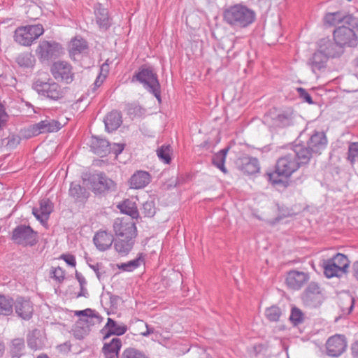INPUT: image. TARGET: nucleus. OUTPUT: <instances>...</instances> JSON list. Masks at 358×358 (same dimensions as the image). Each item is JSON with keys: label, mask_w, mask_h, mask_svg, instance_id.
Listing matches in <instances>:
<instances>
[{"label": "nucleus", "mask_w": 358, "mask_h": 358, "mask_svg": "<svg viewBox=\"0 0 358 358\" xmlns=\"http://www.w3.org/2000/svg\"><path fill=\"white\" fill-rule=\"evenodd\" d=\"M310 158H279L275 171L267 173L271 184L278 189H285L291 183L290 176L300 167L308 162Z\"/></svg>", "instance_id": "f257e3e1"}, {"label": "nucleus", "mask_w": 358, "mask_h": 358, "mask_svg": "<svg viewBox=\"0 0 358 358\" xmlns=\"http://www.w3.org/2000/svg\"><path fill=\"white\" fill-rule=\"evenodd\" d=\"M327 145V139L323 131H315L307 143V147L302 144L289 145L282 149L285 150L283 157H308L313 154L321 155Z\"/></svg>", "instance_id": "f03ea898"}, {"label": "nucleus", "mask_w": 358, "mask_h": 358, "mask_svg": "<svg viewBox=\"0 0 358 358\" xmlns=\"http://www.w3.org/2000/svg\"><path fill=\"white\" fill-rule=\"evenodd\" d=\"M350 264L348 257L342 253H337L331 258L321 261L324 274L327 278H341L345 275L348 271Z\"/></svg>", "instance_id": "7ed1b4c3"}, {"label": "nucleus", "mask_w": 358, "mask_h": 358, "mask_svg": "<svg viewBox=\"0 0 358 358\" xmlns=\"http://www.w3.org/2000/svg\"><path fill=\"white\" fill-rule=\"evenodd\" d=\"M255 19V12L245 6L236 4L225 10V20L231 25L246 27Z\"/></svg>", "instance_id": "20e7f679"}, {"label": "nucleus", "mask_w": 358, "mask_h": 358, "mask_svg": "<svg viewBox=\"0 0 358 358\" xmlns=\"http://www.w3.org/2000/svg\"><path fill=\"white\" fill-rule=\"evenodd\" d=\"M44 33L42 24L26 25L17 28L15 31V42L24 46H30Z\"/></svg>", "instance_id": "39448f33"}, {"label": "nucleus", "mask_w": 358, "mask_h": 358, "mask_svg": "<svg viewBox=\"0 0 358 358\" xmlns=\"http://www.w3.org/2000/svg\"><path fill=\"white\" fill-rule=\"evenodd\" d=\"M90 147L92 152L103 157L106 155H114L117 157L124 149V143H110L106 139L92 136L90 141Z\"/></svg>", "instance_id": "423d86ee"}, {"label": "nucleus", "mask_w": 358, "mask_h": 358, "mask_svg": "<svg viewBox=\"0 0 358 358\" xmlns=\"http://www.w3.org/2000/svg\"><path fill=\"white\" fill-rule=\"evenodd\" d=\"M33 89L41 96L52 101H57L63 98L65 94L64 88L50 80L48 82L41 80H36L33 84Z\"/></svg>", "instance_id": "0eeeda50"}, {"label": "nucleus", "mask_w": 358, "mask_h": 358, "mask_svg": "<svg viewBox=\"0 0 358 358\" xmlns=\"http://www.w3.org/2000/svg\"><path fill=\"white\" fill-rule=\"evenodd\" d=\"M143 87L161 101L160 85L157 75L149 68H143L134 76Z\"/></svg>", "instance_id": "6e6552de"}, {"label": "nucleus", "mask_w": 358, "mask_h": 358, "mask_svg": "<svg viewBox=\"0 0 358 358\" xmlns=\"http://www.w3.org/2000/svg\"><path fill=\"white\" fill-rule=\"evenodd\" d=\"M11 239L17 245L33 246L37 243V232L30 226L20 224L13 230Z\"/></svg>", "instance_id": "1a4fd4ad"}, {"label": "nucleus", "mask_w": 358, "mask_h": 358, "mask_svg": "<svg viewBox=\"0 0 358 358\" xmlns=\"http://www.w3.org/2000/svg\"><path fill=\"white\" fill-rule=\"evenodd\" d=\"M355 27L342 24L336 28L334 31V39L343 47L348 45L355 47L357 45V36L354 31Z\"/></svg>", "instance_id": "9d476101"}, {"label": "nucleus", "mask_w": 358, "mask_h": 358, "mask_svg": "<svg viewBox=\"0 0 358 358\" xmlns=\"http://www.w3.org/2000/svg\"><path fill=\"white\" fill-rule=\"evenodd\" d=\"M113 231L116 237L136 238V227L130 217H118L113 222Z\"/></svg>", "instance_id": "9b49d317"}, {"label": "nucleus", "mask_w": 358, "mask_h": 358, "mask_svg": "<svg viewBox=\"0 0 358 358\" xmlns=\"http://www.w3.org/2000/svg\"><path fill=\"white\" fill-rule=\"evenodd\" d=\"M51 73L55 80L67 84L73 80V73L70 64L64 61L54 62L50 69Z\"/></svg>", "instance_id": "f8f14e48"}, {"label": "nucleus", "mask_w": 358, "mask_h": 358, "mask_svg": "<svg viewBox=\"0 0 358 358\" xmlns=\"http://www.w3.org/2000/svg\"><path fill=\"white\" fill-rule=\"evenodd\" d=\"M324 23L329 26H336L339 24H348L352 27H358V18L351 14H346L343 11L329 13L324 17Z\"/></svg>", "instance_id": "ddd939ff"}, {"label": "nucleus", "mask_w": 358, "mask_h": 358, "mask_svg": "<svg viewBox=\"0 0 358 358\" xmlns=\"http://www.w3.org/2000/svg\"><path fill=\"white\" fill-rule=\"evenodd\" d=\"M60 123L56 120L45 119L31 125L27 130L28 134L26 137L30 138L43 133L57 131L60 129Z\"/></svg>", "instance_id": "4468645a"}, {"label": "nucleus", "mask_w": 358, "mask_h": 358, "mask_svg": "<svg viewBox=\"0 0 358 358\" xmlns=\"http://www.w3.org/2000/svg\"><path fill=\"white\" fill-rule=\"evenodd\" d=\"M88 180L90 187L95 193L101 194L115 187L114 182L102 173L91 175Z\"/></svg>", "instance_id": "2eb2a0df"}, {"label": "nucleus", "mask_w": 358, "mask_h": 358, "mask_svg": "<svg viewBox=\"0 0 358 358\" xmlns=\"http://www.w3.org/2000/svg\"><path fill=\"white\" fill-rule=\"evenodd\" d=\"M347 342L344 336L334 335L326 342L327 354L329 357H336L342 355L346 350Z\"/></svg>", "instance_id": "dca6fc26"}, {"label": "nucleus", "mask_w": 358, "mask_h": 358, "mask_svg": "<svg viewBox=\"0 0 358 358\" xmlns=\"http://www.w3.org/2000/svg\"><path fill=\"white\" fill-rule=\"evenodd\" d=\"M61 46L55 41H41L36 52L38 57L43 60H48L57 57L59 54Z\"/></svg>", "instance_id": "f3484780"}, {"label": "nucleus", "mask_w": 358, "mask_h": 358, "mask_svg": "<svg viewBox=\"0 0 358 358\" xmlns=\"http://www.w3.org/2000/svg\"><path fill=\"white\" fill-rule=\"evenodd\" d=\"M15 310L17 315L24 320L31 318L34 313L32 303L27 299L18 296L15 301Z\"/></svg>", "instance_id": "a211bd4d"}, {"label": "nucleus", "mask_w": 358, "mask_h": 358, "mask_svg": "<svg viewBox=\"0 0 358 358\" xmlns=\"http://www.w3.org/2000/svg\"><path fill=\"white\" fill-rule=\"evenodd\" d=\"M94 13L96 23L101 30L106 31L111 27L112 18L109 15V12L101 3H96L94 5Z\"/></svg>", "instance_id": "6ab92c4d"}, {"label": "nucleus", "mask_w": 358, "mask_h": 358, "mask_svg": "<svg viewBox=\"0 0 358 358\" xmlns=\"http://www.w3.org/2000/svg\"><path fill=\"white\" fill-rule=\"evenodd\" d=\"M27 342L31 350L34 351L41 350L46 346L47 338L42 331L35 329L28 334Z\"/></svg>", "instance_id": "aec40b11"}, {"label": "nucleus", "mask_w": 358, "mask_h": 358, "mask_svg": "<svg viewBox=\"0 0 358 358\" xmlns=\"http://www.w3.org/2000/svg\"><path fill=\"white\" fill-rule=\"evenodd\" d=\"M343 48L341 45L338 44L336 41L332 42L329 39H322L320 41L318 50L325 55L329 59V57H340L343 52Z\"/></svg>", "instance_id": "412c9836"}, {"label": "nucleus", "mask_w": 358, "mask_h": 358, "mask_svg": "<svg viewBox=\"0 0 358 358\" xmlns=\"http://www.w3.org/2000/svg\"><path fill=\"white\" fill-rule=\"evenodd\" d=\"M308 279L307 273L293 270L287 273L286 283L290 289L296 290L301 289Z\"/></svg>", "instance_id": "4be33fe9"}, {"label": "nucleus", "mask_w": 358, "mask_h": 358, "mask_svg": "<svg viewBox=\"0 0 358 358\" xmlns=\"http://www.w3.org/2000/svg\"><path fill=\"white\" fill-rule=\"evenodd\" d=\"M236 164L238 169L245 175H255L260 170L257 158H238Z\"/></svg>", "instance_id": "5701e85b"}, {"label": "nucleus", "mask_w": 358, "mask_h": 358, "mask_svg": "<svg viewBox=\"0 0 358 358\" xmlns=\"http://www.w3.org/2000/svg\"><path fill=\"white\" fill-rule=\"evenodd\" d=\"M327 62V57L320 50H317L309 58L308 64L310 66L312 71L315 74H317L325 70Z\"/></svg>", "instance_id": "b1692460"}, {"label": "nucleus", "mask_w": 358, "mask_h": 358, "mask_svg": "<svg viewBox=\"0 0 358 358\" xmlns=\"http://www.w3.org/2000/svg\"><path fill=\"white\" fill-rule=\"evenodd\" d=\"M39 204V208H34L32 213L38 221L45 222L52 212L53 205L50 199L46 198L41 199Z\"/></svg>", "instance_id": "393cba45"}, {"label": "nucleus", "mask_w": 358, "mask_h": 358, "mask_svg": "<svg viewBox=\"0 0 358 358\" xmlns=\"http://www.w3.org/2000/svg\"><path fill=\"white\" fill-rule=\"evenodd\" d=\"M93 241L99 251H106L110 248L114 242V238L110 233L106 231H99L95 234Z\"/></svg>", "instance_id": "a878e982"}, {"label": "nucleus", "mask_w": 358, "mask_h": 358, "mask_svg": "<svg viewBox=\"0 0 358 358\" xmlns=\"http://www.w3.org/2000/svg\"><path fill=\"white\" fill-rule=\"evenodd\" d=\"M272 125L278 128H284L293 124V111L287 110L279 112L271 116Z\"/></svg>", "instance_id": "bb28decb"}, {"label": "nucleus", "mask_w": 358, "mask_h": 358, "mask_svg": "<svg viewBox=\"0 0 358 358\" xmlns=\"http://www.w3.org/2000/svg\"><path fill=\"white\" fill-rule=\"evenodd\" d=\"M151 182L150 174L145 171H138L134 173L130 180V187L133 189H142Z\"/></svg>", "instance_id": "cd10ccee"}, {"label": "nucleus", "mask_w": 358, "mask_h": 358, "mask_svg": "<svg viewBox=\"0 0 358 358\" xmlns=\"http://www.w3.org/2000/svg\"><path fill=\"white\" fill-rule=\"evenodd\" d=\"M122 122L121 113L117 110H113L104 118L105 127L107 131L112 132L116 130Z\"/></svg>", "instance_id": "c85d7f7f"}, {"label": "nucleus", "mask_w": 358, "mask_h": 358, "mask_svg": "<svg viewBox=\"0 0 358 358\" xmlns=\"http://www.w3.org/2000/svg\"><path fill=\"white\" fill-rule=\"evenodd\" d=\"M135 238L116 237L114 240L115 250L122 255H127L133 248Z\"/></svg>", "instance_id": "c756f323"}, {"label": "nucleus", "mask_w": 358, "mask_h": 358, "mask_svg": "<svg viewBox=\"0 0 358 358\" xmlns=\"http://www.w3.org/2000/svg\"><path fill=\"white\" fill-rule=\"evenodd\" d=\"M121 347V340L118 338H113L109 343H104L103 352L106 358H118Z\"/></svg>", "instance_id": "7c9ffc66"}, {"label": "nucleus", "mask_w": 358, "mask_h": 358, "mask_svg": "<svg viewBox=\"0 0 358 358\" xmlns=\"http://www.w3.org/2000/svg\"><path fill=\"white\" fill-rule=\"evenodd\" d=\"M104 329L107 330V333L103 337L104 339H106L111 335H123L127 331V328L124 324H119L115 320L108 317Z\"/></svg>", "instance_id": "2f4dec72"}, {"label": "nucleus", "mask_w": 358, "mask_h": 358, "mask_svg": "<svg viewBox=\"0 0 358 358\" xmlns=\"http://www.w3.org/2000/svg\"><path fill=\"white\" fill-rule=\"evenodd\" d=\"M117 208L122 213L129 215L132 220L138 216L136 203L131 200H124L122 203L118 204Z\"/></svg>", "instance_id": "473e14b6"}, {"label": "nucleus", "mask_w": 358, "mask_h": 358, "mask_svg": "<svg viewBox=\"0 0 358 358\" xmlns=\"http://www.w3.org/2000/svg\"><path fill=\"white\" fill-rule=\"evenodd\" d=\"M87 48V42L83 38H75L71 40L69 54L71 58L76 59L75 56L83 52Z\"/></svg>", "instance_id": "72a5a7b5"}, {"label": "nucleus", "mask_w": 358, "mask_h": 358, "mask_svg": "<svg viewBox=\"0 0 358 358\" xmlns=\"http://www.w3.org/2000/svg\"><path fill=\"white\" fill-rule=\"evenodd\" d=\"M15 301L9 296L0 295V315L8 316L13 312Z\"/></svg>", "instance_id": "f704fd0d"}, {"label": "nucleus", "mask_w": 358, "mask_h": 358, "mask_svg": "<svg viewBox=\"0 0 358 358\" xmlns=\"http://www.w3.org/2000/svg\"><path fill=\"white\" fill-rule=\"evenodd\" d=\"M144 260V255L140 253L136 259L118 265V268L124 271L131 272L138 268Z\"/></svg>", "instance_id": "c9c22d12"}, {"label": "nucleus", "mask_w": 358, "mask_h": 358, "mask_svg": "<svg viewBox=\"0 0 358 358\" xmlns=\"http://www.w3.org/2000/svg\"><path fill=\"white\" fill-rule=\"evenodd\" d=\"M120 358H150L149 356L142 350L129 347L124 350Z\"/></svg>", "instance_id": "e433bc0d"}, {"label": "nucleus", "mask_w": 358, "mask_h": 358, "mask_svg": "<svg viewBox=\"0 0 358 358\" xmlns=\"http://www.w3.org/2000/svg\"><path fill=\"white\" fill-rule=\"evenodd\" d=\"M24 349V341L23 338H15L11 341L10 353L13 357H20Z\"/></svg>", "instance_id": "4c0bfd02"}, {"label": "nucleus", "mask_w": 358, "mask_h": 358, "mask_svg": "<svg viewBox=\"0 0 358 358\" xmlns=\"http://www.w3.org/2000/svg\"><path fill=\"white\" fill-rule=\"evenodd\" d=\"M85 189L79 184L71 182L69 188V195L76 201L81 200L85 197Z\"/></svg>", "instance_id": "58836bf2"}, {"label": "nucleus", "mask_w": 358, "mask_h": 358, "mask_svg": "<svg viewBox=\"0 0 358 358\" xmlns=\"http://www.w3.org/2000/svg\"><path fill=\"white\" fill-rule=\"evenodd\" d=\"M17 63L23 67H32L35 62L34 57L30 52H24L19 55L16 58Z\"/></svg>", "instance_id": "ea45409f"}, {"label": "nucleus", "mask_w": 358, "mask_h": 358, "mask_svg": "<svg viewBox=\"0 0 358 358\" xmlns=\"http://www.w3.org/2000/svg\"><path fill=\"white\" fill-rule=\"evenodd\" d=\"M341 308L343 314H350L354 308V298L350 294L341 297Z\"/></svg>", "instance_id": "a19ab883"}, {"label": "nucleus", "mask_w": 358, "mask_h": 358, "mask_svg": "<svg viewBox=\"0 0 358 358\" xmlns=\"http://www.w3.org/2000/svg\"><path fill=\"white\" fill-rule=\"evenodd\" d=\"M282 315L280 308L276 306L267 308L265 310V316L270 322H278Z\"/></svg>", "instance_id": "79ce46f5"}, {"label": "nucleus", "mask_w": 358, "mask_h": 358, "mask_svg": "<svg viewBox=\"0 0 358 358\" xmlns=\"http://www.w3.org/2000/svg\"><path fill=\"white\" fill-rule=\"evenodd\" d=\"M320 287L315 282H310L306 289L305 298L306 300H312L320 294Z\"/></svg>", "instance_id": "37998d69"}, {"label": "nucleus", "mask_w": 358, "mask_h": 358, "mask_svg": "<svg viewBox=\"0 0 358 358\" xmlns=\"http://www.w3.org/2000/svg\"><path fill=\"white\" fill-rule=\"evenodd\" d=\"M289 320L294 325H298L303 321V314L300 309L294 307L292 309Z\"/></svg>", "instance_id": "c03bdc74"}, {"label": "nucleus", "mask_w": 358, "mask_h": 358, "mask_svg": "<svg viewBox=\"0 0 358 358\" xmlns=\"http://www.w3.org/2000/svg\"><path fill=\"white\" fill-rule=\"evenodd\" d=\"M80 320L85 322L87 326L101 322V317L94 310L93 311V314L87 315L84 317H81Z\"/></svg>", "instance_id": "a18cd8bd"}, {"label": "nucleus", "mask_w": 358, "mask_h": 358, "mask_svg": "<svg viewBox=\"0 0 358 358\" xmlns=\"http://www.w3.org/2000/svg\"><path fill=\"white\" fill-rule=\"evenodd\" d=\"M143 213L147 217H152L155 214V203L152 201H148L143 205Z\"/></svg>", "instance_id": "49530a36"}, {"label": "nucleus", "mask_w": 358, "mask_h": 358, "mask_svg": "<svg viewBox=\"0 0 358 358\" xmlns=\"http://www.w3.org/2000/svg\"><path fill=\"white\" fill-rule=\"evenodd\" d=\"M20 142V136L17 135H10L7 138L6 147L8 149H14Z\"/></svg>", "instance_id": "de8ad7c7"}, {"label": "nucleus", "mask_w": 358, "mask_h": 358, "mask_svg": "<svg viewBox=\"0 0 358 358\" xmlns=\"http://www.w3.org/2000/svg\"><path fill=\"white\" fill-rule=\"evenodd\" d=\"M172 154L170 145H163L157 150V157H171Z\"/></svg>", "instance_id": "09e8293b"}, {"label": "nucleus", "mask_w": 358, "mask_h": 358, "mask_svg": "<svg viewBox=\"0 0 358 358\" xmlns=\"http://www.w3.org/2000/svg\"><path fill=\"white\" fill-rule=\"evenodd\" d=\"M297 92L301 99H303L306 102L308 103L309 104L313 103L312 97L310 95V94L306 91V90L302 87H299L297 88Z\"/></svg>", "instance_id": "8fccbe9b"}, {"label": "nucleus", "mask_w": 358, "mask_h": 358, "mask_svg": "<svg viewBox=\"0 0 358 358\" xmlns=\"http://www.w3.org/2000/svg\"><path fill=\"white\" fill-rule=\"evenodd\" d=\"M53 278L58 282H62L65 278V271L60 267L55 268L53 271Z\"/></svg>", "instance_id": "3c124183"}, {"label": "nucleus", "mask_w": 358, "mask_h": 358, "mask_svg": "<svg viewBox=\"0 0 358 358\" xmlns=\"http://www.w3.org/2000/svg\"><path fill=\"white\" fill-rule=\"evenodd\" d=\"M61 259H63L67 264L71 266H76V261L73 255L70 254H63L61 255Z\"/></svg>", "instance_id": "603ef678"}, {"label": "nucleus", "mask_w": 358, "mask_h": 358, "mask_svg": "<svg viewBox=\"0 0 358 358\" xmlns=\"http://www.w3.org/2000/svg\"><path fill=\"white\" fill-rule=\"evenodd\" d=\"M89 266L95 272L96 277L99 280L101 278L103 272V266L100 263H97L96 264H89Z\"/></svg>", "instance_id": "864d4df0"}, {"label": "nucleus", "mask_w": 358, "mask_h": 358, "mask_svg": "<svg viewBox=\"0 0 358 358\" xmlns=\"http://www.w3.org/2000/svg\"><path fill=\"white\" fill-rule=\"evenodd\" d=\"M348 157H358V142L350 144L348 148Z\"/></svg>", "instance_id": "5fc2aeb1"}, {"label": "nucleus", "mask_w": 358, "mask_h": 358, "mask_svg": "<svg viewBox=\"0 0 358 358\" xmlns=\"http://www.w3.org/2000/svg\"><path fill=\"white\" fill-rule=\"evenodd\" d=\"M213 163L224 172V158H213Z\"/></svg>", "instance_id": "6e6d98bb"}, {"label": "nucleus", "mask_w": 358, "mask_h": 358, "mask_svg": "<svg viewBox=\"0 0 358 358\" xmlns=\"http://www.w3.org/2000/svg\"><path fill=\"white\" fill-rule=\"evenodd\" d=\"M106 79V74L99 75L94 81V87H100Z\"/></svg>", "instance_id": "4d7b16f0"}, {"label": "nucleus", "mask_w": 358, "mask_h": 358, "mask_svg": "<svg viewBox=\"0 0 358 358\" xmlns=\"http://www.w3.org/2000/svg\"><path fill=\"white\" fill-rule=\"evenodd\" d=\"M76 278L78 281V282L80 284V287L83 286V285H86V284H87L86 279L80 273H79L78 271L76 272Z\"/></svg>", "instance_id": "13d9d810"}, {"label": "nucleus", "mask_w": 358, "mask_h": 358, "mask_svg": "<svg viewBox=\"0 0 358 358\" xmlns=\"http://www.w3.org/2000/svg\"><path fill=\"white\" fill-rule=\"evenodd\" d=\"M351 350L353 358H358V340L352 344Z\"/></svg>", "instance_id": "bf43d9fd"}, {"label": "nucleus", "mask_w": 358, "mask_h": 358, "mask_svg": "<svg viewBox=\"0 0 358 358\" xmlns=\"http://www.w3.org/2000/svg\"><path fill=\"white\" fill-rule=\"evenodd\" d=\"M88 296H89V294H88L87 288L85 287V285L80 286V291L77 294L76 297L79 298V297L83 296V297L87 298V297H88Z\"/></svg>", "instance_id": "052dcab7"}, {"label": "nucleus", "mask_w": 358, "mask_h": 358, "mask_svg": "<svg viewBox=\"0 0 358 358\" xmlns=\"http://www.w3.org/2000/svg\"><path fill=\"white\" fill-rule=\"evenodd\" d=\"M93 310L90 308H87L83 310H78L76 313V315L82 316V317H84L85 316H87V315L93 314Z\"/></svg>", "instance_id": "680f3d73"}, {"label": "nucleus", "mask_w": 358, "mask_h": 358, "mask_svg": "<svg viewBox=\"0 0 358 358\" xmlns=\"http://www.w3.org/2000/svg\"><path fill=\"white\" fill-rule=\"evenodd\" d=\"M107 62L108 61H106L105 63H103L101 65V69H100V73H99V75L106 74V78L107 77V75H108V73L109 71V65Z\"/></svg>", "instance_id": "e2e57ef3"}, {"label": "nucleus", "mask_w": 358, "mask_h": 358, "mask_svg": "<svg viewBox=\"0 0 358 358\" xmlns=\"http://www.w3.org/2000/svg\"><path fill=\"white\" fill-rule=\"evenodd\" d=\"M352 275L358 282V261L354 262L352 264Z\"/></svg>", "instance_id": "0e129e2a"}, {"label": "nucleus", "mask_w": 358, "mask_h": 358, "mask_svg": "<svg viewBox=\"0 0 358 358\" xmlns=\"http://www.w3.org/2000/svg\"><path fill=\"white\" fill-rule=\"evenodd\" d=\"M146 329H147L146 331L141 333V335L143 336H145L146 337V336H148L150 334L154 333V329L150 327L148 324H146Z\"/></svg>", "instance_id": "69168bd1"}, {"label": "nucleus", "mask_w": 358, "mask_h": 358, "mask_svg": "<svg viewBox=\"0 0 358 358\" xmlns=\"http://www.w3.org/2000/svg\"><path fill=\"white\" fill-rule=\"evenodd\" d=\"M5 345L4 343L1 341H0V357H1L5 352Z\"/></svg>", "instance_id": "338daca9"}, {"label": "nucleus", "mask_w": 358, "mask_h": 358, "mask_svg": "<svg viewBox=\"0 0 358 358\" xmlns=\"http://www.w3.org/2000/svg\"><path fill=\"white\" fill-rule=\"evenodd\" d=\"M159 159L164 164H169L171 162L172 158H159Z\"/></svg>", "instance_id": "774afa93"}]
</instances>
